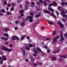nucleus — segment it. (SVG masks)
Here are the masks:
<instances>
[{
    "mask_svg": "<svg viewBox=\"0 0 67 67\" xmlns=\"http://www.w3.org/2000/svg\"><path fill=\"white\" fill-rule=\"evenodd\" d=\"M2 48L3 50H4L5 51H7L8 52H12L13 51V49H8L4 46H3Z\"/></svg>",
    "mask_w": 67,
    "mask_h": 67,
    "instance_id": "nucleus-1",
    "label": "nucleus"
},
{
    "mask_svg": "<svg viewBox=\"0 0 67 67\" xmlns=\"http://www.w3.org/2000/svg\"><path fill=\"white\" fill-rule=\"evenodd\" d=\"M60 33H61V35H60V41L61 42H63V41H64V38L63 37V32L62 31H60Z\"/></svg>",
    "mask_w": 67,
    "mask_h": 67,
    "instance_id": "nucleus-2",
    "label": "nucleus"
},
{
    "mask_svg": "<svg viewBox=\"0 0 67 67\" xmlns=\"http://www.w3.org/2000/svg\"><path fill=\"white\" fill-rule=\"evenodd\" d=\"M2 57L4 58L3 59H2V60H1L0 62V64H3V61L2 60H5L7 59V58L5 57V56L4 55H2Z\"/></svg>",
    "mask_w": 67,
    "mask_h": 67,
    "instance_id": "nucleus-3",
    "label": "nucleus"
},
{
    "mask_svg": "<svg viewBox=\"0 0 67 67\" xmlns=\"http://www.w3.org/2000/svg\"><path fill=\"white\" fill-rule=\"evenodd\" d=\"M53 3H51L50 4H49V8H50V7H51L52 5V6L54 5V4L55 6H57V4H56V3H55L54 1H53Z\"/></svg>",
    "mask_w": 67,
    "mask_h": 67,
    "instance_id": "nucleus-4",
    "label": "nucleus"
},
{
    "mask_svg": "<svg viewBox=\"0 0 67 67\" xmlns=\"http://www.w3.org/2000/svg\"><path fill=\"white\" fill-rule=\"evenodd\" d=\"M34 51L35 53L33 54V55L34 56H36L37 54L36 53H38V51L35 49H34Z\"/></svg>",
    "mask_w": 67,
    "mask_h": 67,
    "instance_id": "nucleus-5",
    "label": "nucleus"
},
{
    "mask_svg": "<svg viewBox=\"0 0 67 67\" xmlns=\"http://www.w3.org/2000/svg\"><path fill=\"white\" fill-rule=\"evenodd\" d=\"M61 14L64 17H65H65H67V15H65V10H63V11L61 12Z\"/></svg>",
    "mask_w": 67,
    "mask_h": 67,
    "instance_id": "nucleus-6",
    "label": "nucleus"
},
{
    "mask_svg": "<svg viewBox=\"0 0 67 67\" xmlns=\"http://www.w3.org/2000/svg\"><path fill=\"white\" fill-rule=\"evenodd\" d=\"M15 38L18 40H19V38L16 36H14L12 37V39L13 41H14L15 40Z\"/></svg>",
    "mask_w": 67,
    "mask_h": 67,
    "instance_id": "nucleus-7",
    "label": "nucleus"
},
{
    "mask_svg": "<svg viewBox=\"0 0 67 67\" xmlns=\"http://www.w3.org/2000/svg\"><path fill=\"white\" fill-rule=\"evenodd\" d=\"M28 18L29 19H30L29 21L30 22H33V20H32V19L33 18V16H28Z\"/></svg>",
    "mask_w": 67,
    "mask_h": 67,
    "instance_id": "nucleus-8",
    "label": "nucleus"
},
{
    "mask_svg": "<svg viewBox=\"0 0 67 67\" xmlns=\"http://www.w3.org/2000/svg\"><path fill=\"white\" fill-rule=\"evenodd\" d=\"M50 15L52 16H53V17H54L55 19H56V17L53 12L50 13Z\"/></svg>",
    "mask_w": 67,
    "mask_h": 67,
    "instance_id": "nucleus-9",
    "label": "nucleus"
},
{
    "mask_svg": "<svg viewBox=\"0 0 67 67\" xmlns=\"http://www.w3.org/2000/svg\"><path fill=\"white\" fill-rule=\"evenodd\" d=\"M39 15L36 14L35 16V18H38V17H40V16H41V13H38Z\"/></svg>",
    "mask_w": 67,
    "mask_h": 67,
    "instance_id": "nucleus-10",
    "label": "nucleus"
},
{
    "mask_svg": "<svg viewBox=\"0 0 67 67\" xmlns=\"http://www.w3.org/2000/svg\"><path fill=\"white\" fill-rule=\"evenodd\" d=\"M60 57H62L64 58H67V55H65L64 56L62 55H60Z\"/></svg>",
    "mask_w": 67,
    "mask_h": 67,
    "instance_id": "nucleus-11",
    "label": "nucleus"
},
{
    "mask_svg": "<svg viewBox=\"0 0 67 67\" xmlns=\"http://www.w3.org/2000/svg\"><path fill=\"white\" fill-rule=\"evenodd\" d=\"M43 12H45L46 13H51V12L49 11L48 10H43Z\"/></svg>",
    "mask_w": 67,
    "mask_h": 67,
    "instance_id": "nucleus-12",
    "label": "nucleus"
},
{
    "mask_svg": "<svg viewBox=\"0 0 67 67\" xmlns=\"http://www.w3.org/2000/svg\"><path fill=\"white\" fill-rule=\"evenodd\" d=\"M1 38L2 39H4V41H6L8 39H9V38H5L4 37H1Z\"/></svg>",
    "mask_w": 67,
    "mask_h": 67,
    "instance_id": "nucleus-13",
    "label": "nucleus"
},
{
    "mask_svg": "<svg viewBox=\"0 0 67 67\" xmlns=\"http://www.w3.org/2000/svg\"><path fill=\"white\" fill-rule=\"evenodd\" d=\"M21 49L23 51V54H25V49H24V48H21Z\"/></svg>",
    "mask_w": 67,
    "mask_h": 67,
    "instance_id": "nucleus-14",
    "label": "nucleus"
},
{
    "mask_svg": "<svg viewBox=\"0 0 67 67\" xmlns=\"http://www.w3.org/2000/svg\"><path fill=\"white\" fill-rule=\"evenodd\" d=\"M48 9L49 10H50L51 11V12H53L54 11V9H53L52 8H50V7H49L48 8Z\"/></svg>",
    "mask_w": 67,
    "mask_h": 67,
    "instance_id": "nucleus-15",
    "label": "nucleus"
},
{
    "mask_svg": "<svg viewBox=\"0 0 67 67\" xmlns=\"http://www.w3.org/2000/svg\"><path fill=\"white\" fill-rule=\"evenodd\" d=\"M53 42H54V43L56 42L57 41V38H54L53 40Z\"/></svg>",
    "mask_w": 67,
    "mask_h": 67,
    "instance_id": "nucleus-16",
    "label": "nucleus"
},
{
    "mask_svg": "<svg viewBox=\"0 0 67 67\" xmlns=\"http://www.w3.org/2000/svg\"><path fill=\"white\" fill-rule=\"evenodd\" d=\"M61 5L62 7L65 6V2H63L61 3Z\"/></svg>",
    "mask_w": 67,
    "mask_h": 67,
    "instance_id": "nucleus-17",
    "label": "nucleus"
},
{
    "mask_svg": "<svg viewBox=\"0 0 67 67\" xmlns=\"http://www.w3.org/2000/svg\"><path fill=\"white\" fill-rule=\"evenodd\" d=\"M37 49L39 52H40L41 53H42V51H41V50L40 49V48H37Z\"/></svg>",
    "mask_w": 67,
    "mask_h": 67,
    "instance_id": "nucleus-18",
    "label": "nucleus"
},
{
    "mask_svg": "<svg viewBox=\"0 0 67 67\" xmlns=\"http://www.w3.org/2000/svg\"><path fill=\"white\" fill-rule=\"evenodd\" d=\"M30 58L31 59V60L32 62H34V60H34V59L33 58V56H30Z\"/></svg>",
    "mask_w": 67,
    "mask_h": 67,
    "instance_id": "nucleus-19",
    "label": "nucleus"
},
{
    "mask_svg": "<svg viewBox=\"0 0 67 67\" xmlns=\"http://www.w3.org/2000/svg\"><path fill=\"white\" fill-rule=\"evenodd\" d=\"M60 51V49H58L57 50V52H54V54H56V53H58V52H59Z\"/></svg>",
    "mask_w": 67,
    "mask_h": 67,
    "instance_id": "nucleus-20",
    "label": "nucleus"
},
{
    "mask_svg": "<svg viewBox=\"0 0 67 67\" xmlns=\"http://www.w3.org/2000/svg\"><path fill=\"white\" fill-rule=\"evenodd\" d=\"M52 60H55L56 59V58L54 57H52Z\"/></svg>",
    "mask_w": 67,
    "mask_h": 67,
    "instance_id": "nucleus-21",
    "label": "nucleus"
},
{
    "mask_svg": "<svg viewBox=\"0 0 67 67\" xmlns=\"http://www.w3.org/2000/svg\"><path fill=\"white\" fill-rule=\"evenodd\" d=\"M25 37H26V35H25L21 36V40H23V39Z\"/></svg>",
    "mask_w": 67,
    "mask_h": 67,
    "instance_id": "nucleus-22",
    "label": "nucleus"
},
{
    "mask_svg": "<svg viewBox=\"0 0 67 67\" xmlns=\"http://www.w3.org/2000/svg\"><path fill=\"white\" fill-rule=\"evenodd\" d=\"M19 12L20 13H23V12H24V10H21L19 11Z\"/></svg>",
    "mask_w": 67,
    "mask_h": 67,
    "instance_id": "nucleus-23",
    "label": "nucleus"
},
{
    "mask_svg": "<svg viewBox=\"0 0 67 67\" xmlns=\"http://www.w3.org/2000/svg\"><path fill=\"white\" fill-rule=\"evenodd\" d=\"M43 2L44 5H47V3H46V1H44Z\"/></svg>",
    "mask_w": 67,
    "mask_h": 67,
    "instance_id": "nucleus-24",
    "label": "nucleus"
},
{
    "mask_svg": "<svg viewBox=\"0 0 67 67\" xmlns=\"http://www.w3.org/2000/svg\"><path fill=\"white\" fill-rule=\"evenodd\" d=\"M7 4V1L6 0H4V5H6Z\"/></svg>",
    "mask_w": 67,
    "mask_h": 67,
    "instance_id": "nucleus-25",
    "label": "nucleus"
},
{
    "mask_svg": "<svg viewBox=\"0 0 67 67\" xmlns=\"http://www.w3.org/2000/svg\"><path fill=\"white\" fill-rule=\"evenodd\" d=\"M9 29L8 28H5L4 29L5 31H9Z\"/></svg>",
    "mask_w": 67,
    "mask_h": 67,
    "instance_id": "nucleus-26",
    "label": "nucleus"
},
{
    "mask_svg": "<svg viewBox=\"0 0 67 67\" xmlns=\"http://www.w3.org/2000/svg\"><path fill=\"white\" fill-rule=\"evenodd\" d=\"M56 31H54L53 32L52 35H55V34H56Z\"/></svg>",
    "mask_w": 67,
    "mask_h": 67,
    "instance_id": "nucleus-27",
    "label": "nucleus"
},
{
    "mask_svg": "<svg viewBox=\"0 0 67 67\" xmlns=\"http://www.w3.org/2000/svg\"><path fill=\"white\" fill-rule=\"evenodd\" d=\"M25 49H26V50L28 51V50H29V49H30V48L28 47H26Z\"/></svg>",
    "mask_w": 67,
    "mask_h": 67,
    "instance_id": "nucleus-28",
    "label": "nucleus"
},
{
    "mask_svg": "<svg viewBox=\"0 0 67 67\" xmlns=\"http://www.w3.org/2000/svg\"><path fill=\"white\" fill-rule=\"evenodd\" d=\"M20 24L21 25V26H23V25H24V24H25L23 22H22Z\"/></svg>",
    "mask_w": 67,
    "mask_h": 67,
    "instance_id": "nucleus-29",
    "label": "nucleus"
},
{
    "mask_svg": "<svg viewBox=\"0 0 67 67\" xmlns=\"http://www.w3.org/2000/svg\"><path fill=\"white\" fill-rule=\"evenodd\" d=\"M0 11H1L2 12H3V13L5 12V10L4 9L1 10Z\"/></svg>",
    "mask_w": 67,
    "mask_h": 67,
    "instance_id": "nucleus-30",
    "label": "nucleus"
},
{
    "mask_svg": "<svg viewBox=\"0 0 67 67\" xmlns=\"http://www.w3.org/2000/svg\"><path fill=\"white\" fill-rule=\"evenodd\" d=\"M62 8L61 7H58V10H59L60 11L61 10V8Z\"/></svg>",
    "mask_w": 67,
    "mask_h": 67,
    "instance_id": "nucleus-31",
    "label": "nucleus"
},
{
    "mask_svg": "<svg viewBox=\"0 0 67 67\" xmlns=\"http://www.w3.org/2000/svg\"><path fill=\"white\" fill-rule=\"evenodd\" d=\"M7 6L8 7H11V4H7Z\"/></svg>",
    "mask_w": 67,
    "mask_h": 67,
    "instance_id": "nucleus-32",
    "label": "nucleus"
},
{
    "mask_svg": "<svg viewBox=\"0 0 67 67\" xmlns=\"http://www.w3.org/2000/svg\"><path fill=\"white\" fill-rule=\"evenodd\" d=\"M4 36H5L6 37H9V36L8 35V34H4Z\"/></svg>",
    "mask_w": 67,
    "mask_h": 67,
    "instance_id": "nucleus-33",
    "label": "nucleus"
},
{
    "mask_svg": "<svg viewBox=\"0 0 67 67\" xmlns=\"http://www.w3.org/2000/svg\"><path fill=\"white\" fill-rule=\"evenodd\" d=\"M34 4H35L33 2H32L31 3V4L32 5H31V7H34Z\"/></svg>",
    "mask_w": 67,
    "mask_h": 67,
    "instance_id": "nucleus-34",
    "label": "nucleus"
},
{
    "mask_svg": "<svg viewBox=\"0 0 67 67\" xmlns=\"http://www.w3.org/2000/svg\"><path fill=\"white\" fill-rule=\"evenodd\" d=\"M64 36L66 37V38L67 39V33L64 34Z\"/></svg>",
    "mask_w": 67,
    "mask_h": 67,
    "instance_id": "nucleus-35",
    "label": "nucleus"
},
{
    "mask_svg": "<svg viewBox=\"0 0 67 67\" xmlns=\"http://www.w3.org/2000/svg\"><path fill=\"white\" fill-rule=\"evenodd\" d=\"M7 14L8 15H11V13L9 12H7Z\"/></svg>",
    "mask_w": 67,
    "mask_h": 67,
    "instance_id": "nucleus-36",
    "label": "nucleus"
},
{
    "mask_svg": "<svg viewBox=\"0 0 67 67\" xmlns=\"http://www.w3.org/2000/svg\"><path fill=\"white\" fill-rule=\"evenodd\" d=\"M48 23H49V24H50V25H52V24H53V23H52L51 22H48Z\"/></svg>",
    "mask_w": 67,
    "mask_h": 67,
    "instance_id": "nucleus-37",
    "label": "nucleus"
},
{
    "mask_svg": "<svg viewBox=\"0 0 67 67\" xmlns=\"http://www.w3.org/2000/svg\"><path fill=\"white\" fill-rule=\"evenodd\" d=\"M60 27H63V25L62 24H60Z\"/></svg>",
    "mask_w": 67,
    "mask_h": 67,
    "instance_id": "nucleus-38",
    "label": "nucleus"
},
{
    "mask_svg": "<svg viewBox=\"0 0 67 67\" xmlns=\"http://www.w3.org/2000/svg\"><path fill=\"white\" fill-rule=\"evenodd\" d=\"M29 47H32V46H33V45L31 44H30L29 45Z\"/></svg>",
    "mask_w": 67,
    "mask_h": 67,
    "instance_id": "nucleus-39",
    "label": "nucleus"
},
{
    "mask_svg": "<svg viewBox=\"0 0 67 67\" xmlns=\"http://www.w3.org/2000/svg\"><path fill=\"white\" fill-rule=\"evenodd\" d=\"M44 48H46V49H47V47L46 46V45H45L43 46Z\"/></svg>",
    "mask_w": 67,
    "mask_h": 67,
    "instance_id": "nucleus-40",
    "label": "nucleus"
},
{
    "mask_svg": "<svg viewBox=\"0 0 67 67\" xmlns=\"http://www.w3.org/2000/svg\"><path fill=\"white\" fill-rule=\"evenodd\" d=\"M34 66L36 67L37 66V64L36 63H35L34 64Z\"/></svg>",
    "mask_w": 67,
    "mask_h": 67,
    "instance_id": "nucleus-41",
    "label": "nucleus"
},
{
    "mask_svg": "<svg viewBox=\"0 0 67 67\" xmlns=\"http://www.w3.org/2000/svg\"><path fill=\"white\" fill-rule=\"evenodd\" d=\"M55 12L56 13L57 15H59V13L58 12L56 11Z\"/></svg>",
    "mask_w": 67,
    "mask_h": 67,
    "instance_id": "nucleus-42",
    "label": "nucleus"
},
{
    "mask_svg": "<svg viewBox=\"0 0 67 67\" xmlns=\"http://www.w3.org/2000/svg\"><path fill=\"white\" fill-rule=\"evenodd\" d=\"M14 10V7H12V8H11V10L13 11Z\"/></svg>",
    "mask_w": 67,
    "mask_h": 67,
    "instance_id": "nucleus-43",
    "label": "nucleus"
},
{
    "mask_svg": "<svg viewBox=\"0 0 67 67\" xmlns=\"http://www.w3.org/2000/svg\"><path fill=\"white\" fill-rule=\"evenodd\" d=\"M12 7H13L14 5H15V4L14 3H13L12 4Z\"/></svg>",
    "mask_w": 67,
    "mask_h": 67,
    "instance_id": "nucleus-44",
    "label": "nucleus"
},
{
    "mask_svg": "<svg viewBox=\"0 0 67 67\" xmlns=\"http://www.w3.org/2000/svg\"><path fill=\"white\" fill-rule=\"evenodd\" d=\"M39 1L41 3V4H43V1L41 0H39Z\"/></svg>",
    "mask_w": 67,
    "mask_h": 67,
    "instance_id": "nucleus-45",
    "label": "nucleus"
},
{
    "mask_svg": "<svg viewBox=\"0 0 67 67\" xmlns=\"http://www.w3.org/2000/svg\"><path fill=\"white\" fill-rule=\"evenodd\" d=\"M37 4H38V5H39L40 6H41V4H40V2H37Z\"/></svg>",
    "mask_w": 67,
    "mask_h": 67,
    "instance_id": "nucleus-46",
    "label": "nucleus"
},
{
    "mask_svg": "<svg viewBox=\"0 0 67 67\" xmlns=\"http://www.w3.org/2000/svg\"><path fill=\"white\" fill-rule=\"evenodd\" d=\"M38 65H42V64L41 62L40 63H39V62L38 63Z\"/></svg>",
    "mask_w": 67,
    "mask_h": 67,
    "instance_id": "nucleus-47",
    "label": "nucleus"
},
{
    "mask_svg": "<svg viewBox=\"0 0 67 67\" xmlns=\"http://www.w3.org/2000/svg\"><path fill=\"white\" fill-rule=\"evenodd\" d=\"M17 1L18 2H21V1L20 0H17Z\"/></svg>",
    "mask_w": 67,
    "mask_h": 67,
    "instance_id": "nucleus-48",
    "label": "nucleus"
},
{
    "mask_svg": "<svg viewBox=\"0 0 67 67\" xmlns=\"http://www.w3.org/2000/svg\"><path fill=\"white\" fill-rule=\"evenodd\" d=\"M36 24H35L33 25V27H35L36 26Z\"/></svg>",
    "mask_w": 67,
    "mask_h": 67,
    "instance_id": "nucleus-49",
    "label": "nucleus"
},
{
    "mask_svg": "<svg viewBox=\"0 0 67 67\" xmlns=\"http://www.w3.org/2000/svg\"><path fill=\"white\" fill-rule=\"evenodd\" d=\"M62 20L64 22H66V20L64 18L62 19Z\"/></svg>",
    "mask_w": 67,
    "mask_h": 67,
    "instance_id": "nucleus-50",
    "label": "nucleus"
},
{
    "mask_svg": "<svg viewBox=\"0 0 67 67\" xmlns=\"http://www.w3.org/2000/svg\"><path fill=\"white\" fill-rule=\"evenodd\" d=\"M58 24H59V25H60V24H62V23L60 22V21H59L58 22Z\"/></svg>",
    "mask_w": 67,
    "mask_h": 67,
    "instance_id": "nucleus-51",
    "label": "nucleus"
},
{
    "mask_svg": "<svg viewBox=\"0 0 67 67\" xmlns=\"http://www.w3.org/2000/svg\"><path fill=\"white\" fill-rule=\"evenodd\" d=\"M27 4H26V5H25V10H26L27 9Z\"/></svg>",
    "mask_w": 67,
    "mask_h": 67,
    "instance_id": "nucleus-52",
    "label": "nucleus"
},
{
    "mask_svg": "<svg viewBox=\"0 0 67 67\" xmlns=\"http://www.w3.org/2000/svg\"><path fill=\"white\" fill-rule=\"evenodd\" d=\"M51 38H47L46 39V40H50Z\"/></svg>",
    "mask_w": 67,
    "mask_h": 67,
    "instance_id": "nucleus-53",
    "label": "nucleus"
},
{
    "mask_svg": "<svg viewBox=\"0 0 67 67\" xmlns=\"http://www.w3.org/2000/svg\"><path fill=\"white\" fill-rule=\"evenodd\" d=\"M34 14L32 13H30V15H34Z\"/></svg>",
    "mask_w": 67,
    "mask_h": 67,
    "instance_id": "nucleus-54",
    "label": "nucleus"
},
{
    "mask_svg": "<svg viewBox=\"0 0 67 67\" xmlns=\"http://www.w3.org/2000/svg\"><path fill=\"white\" fill-rule=\"evenodd\" d=\"M45 1H47V2H49L50 1V0H45Z\"/></svg>",
    "mask_w": 67,
    "mask_h": 67,
    "instance_id": "nucleus-55",
    "label": "nucleus"
},
{
    "mask_svg": "<svg viewBox=\"0 0 67 67\" xmlns=\"http://www.w3.org/2000/svg\"><path fill=\"white\" fill-rule=\"evenodd\" d=\"M5 44H6V45H7L8 44V42H5Z\"/></svg>",
    "mask_w": 67,
    "mask_h": 67,
    "instance_id": "nucleus-56",
    "label": "nucleus"
},
{
    "mask_svg": "<svg viewBox=\"0 0 67 67\" xmlns=\"http://www.w3.org/2000/svg\"><path fill=\"white\" fill-rule=\"evenodd\" d=\"M47 52H48V53H49L50 52V50L49 49L47 50Z\"/></svg>",
    "mask_w": 67,
    "mask_h": 67,
    "instance_id": "nucleus-57",
    "label": "nucleus"
},
{
    "mask_svg": "<svg viewBox=\"0 0 67 67\" xmlns=\"http://www.w3.org/2000/svg\"><path fill=\"white\" fill-rule=\"evenodd\" d=\"M0 15H1V16H3V13H0Z\"/></svg>",
    "mask_w": 67,
    "mask_h": 67,
    "instance_id": "nucleus-58",
    "label": "nucleus"
},
{
    "mask_svg": "<svg viewBox=\"0 0 67 67\" xmlns=\"http://www.w3.org/2000/svg\"><path fill=\"white\" fill-rule=\"evenodd\" d=\"M63 60V59L62 58H60V61H62V60Z\"/></svg>",
    "mask_w": 67,
    "mask_h": 67,
    "instance_id": "nucleus-59",
    "label": "nucleus"
},
{
    "mask_svg": "<svg viewBox=\"0 0 67 67\" xmlns=\"http://www.w3.org/2000/svg\"><path fill=\"white\" fill-rule=\"evenodd\" d=\"M15 30H18V27H16L15 28Z\"/></svg>",
    "mask_w": 67,
    "mask_h": 67,
    "instance_id": "nucleus-60",
    "label": "nucleus"
},
{
    "mask_svg": "<svg viewBox=\"0 0 67 67\" xmlns=\"http://www.w3.org/2000/svg\"><path fill=\"white\" fill-rule=\"evenodd\" d=\"M26 3H27V4H29V2L27 1L26 2Z\"/></svg>",
    "mask_w": 67,
    "mask_h": 67,
    "instance_id": "nucleus-61",
    "label": "nucleus"
},
{
    "mask_svg": "<svg viewBox=\"0 0 67 67\" xmlns=\"http://www.w3.org/2000/svg\"><path fill=\"white\" fill-rule=\"evenodd\" d=\"M10 47H12V44H10Z\"/></svg>",
    "mask_w": 67,
    "mask_h": 67,
    "instance_id": "nucleus-62",
    "label": "nucleus"
},
{
    "mask_svg": "<svg viewBox=\"0 0 67 67\" xmlns=\"http://www.w3.org/2000/svg\"><path fill=\"white\" fill-rule=\"evenodd\" d=\"M44 29V27H42L41 28L42 30H43Z\"/></svg>",
    "mask_w": 67,
    "mask_h": 67,
    "instance_id": "nucleus-63",
    "label": "nucleus"
},
{
    "mask_svg": "<svg viewBox=\"0 0 67 67\" xmlns=\"http://www.w3.org/2000/svg\"><path fill=\"white\" fill-rule=\"evenodd\" d=\"M27 39H29V38H30V37H29V36H27Z\"/></svg>",
    "mask_w": 67,
    "mask_h": 67,
    "instance_id": "nucleus-64",
    "label": "nucleus"
}]
</instances>
